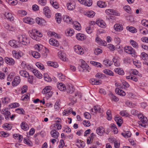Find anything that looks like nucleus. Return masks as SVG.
I'll list each match as a JSON object with an SVG mask.
<instances>
[{
  "instance_id": "20",
  "label": "nucleus",
  "mask_w": 148,
  "mask_h": 148,
  "mask_svg": "<svg viewBox=\"0 0 148 148\" xmlns=\"http://www.w3.org/2000/svg\"><path fill=\"white\" fill-rule=\"evenodd\" d=\"M74 33L73 29L71 28L68 29L65 31V34L67 36H71Z\"/></svg>"
},
{
  "instance_id": "49",
  "label": "nucleus",
  "mask_w": 148,
  "mask_h": 148,
  "mask_svg": "<svg viewBox=\"0 0 148 148\" xmlns=\"http://www.w3.org/2000/svg\"><path fill=\"white\" fill-rule=\"evenodd\" d=\"M72 111V109L71 108H69L66 110H64L63 112V114L64 115H65L66 114H69Z\"/></svg>"
},
{
  "instance_id": "61",
  "label": "nucleus",
  "mask_w": 148,
  "mask_h": 148,
  "mask_svg": "<svg viewBox=\"0 0 148 148\" xmlns=\"http://www.w3.org/2000/svg\"><path fill=\"white\" fill-rule=\"evenodd\" d=\"M27 76L28 77L27 78L28 82L32 84L33 79V76L32 75H29H29H27Z\"/></svg>"
},
{
  "instance_id": "44",
  "label": "nucleus",
  "mask_w": 148,
  "mask_h": 148,
  "mask_svg": "<svg viewBox=\"0 0 148 148\" xmlns=\"http://www.w3.org/2000/svg\"><path fill=\"white\" fill-rule=\"evenodd\" d=\"M36 65L40 69L42 70H43L45 69L44 65L39 62H37L36 64Z\"/></svg>"
},
{
  "instance_id": "58",
  "label": "nucleus",
  "mask_w": 148,
  "mask_h": 148,
  "mask_svg": "<svg viewBox=\"0 0 148 148\" xmlns=\"http://www.w3.org/2000/svg\"><path fill=\"white\" fill-rule=\"evenodd\" d=\"M38 3L41 5L45 6L46 4V0H38Z\"/></svg>"
},
{
  "instance_id": "35",
  "label": "nucleus",
  "mask_w": 148,
  "mask_h": 148,
  "mask_svg": "<svg viewBox=\"0 0 148 148\" xmlns=\"http://www.w3.org/2000/svg\"><path fill=\"white\" fill-rule=\"evenodd\" d=\"M130 42L131 45L134 48H138V44L135 41L133 40H131L130 41Z\"/></svg>"
},
{
  "instance_id": "33",
  "label": "nucleus",
  "mask_w": 148,
  "mask_h": 148,
  "mask_svg": "<svg viewBox=\"0 0 148 148\" xmlns=\"http://www.w3.org/2000/svg\"><path fill=\"white\" fill-rule=\"evenodd\" d=\"M97 5L99 7L103 8L106 6V4L105 2H102L101 1H99L97 3Z\"/></svg>"
},
{
  "instance_id": "8",
  "label": "nucleus",
  "mask_w": 148,
  "mask_h": 148,
  "mask_svg": "<svg viewBox=\"0 0 148 148\" xmlns=\"http://www.w3.org/2000/svg\"><path fill=\"white\" fill-rule=\"evenodd\" d=\"M114 120L119 126L120 127L123 123L122 118L120 116H115Z\"/></svg>"
},
{
  "instance_id": "62",
  "label": "nucleus",
  "mask_w": 148,
  "mask_h": 148,
  "mask_svg": "<svg viewBox=\"0 0 148 148\" xmlns=\"http://www.w3.org/2000/svg\"><path fill=\"white\" fill-rule=\"evenodd\" d=\"M58 77L59 79L61 81H63L65 79L64 76L62 73L58 74Z\"/></svg>"
},
{
  "instance_id": "45",
  "label": "nucleus",
  "mask_w": 148,
  "mask_h": 148,
  "mask_svg": "<svg viewBox=\"0 0 148 148\" xmlns=\"http://www.w3.org/2000/svg\"><path fill=\"white\" fill-rule=\"evenodd\" d=\"M2 102L4 104H7L10 102V99L8 97H5L1 99Z\"/></svg>"
},
{
  "instance_id": "57",
  "label": "nucleus",
  "mask_w": 148,
  "mask_h": 148,
  "mask_svg": "<svg viewBox=\"0 0 148 148\" xmlns=\"http://www.w3.org/2000/svg\"><path fill=\"white\" fill-rule=\"evenodd\" d=\"M77 146L79 148H82L85 146V144L84 142L81 141L79 144L77 145Z\"/></svg>"
},
{
  "instance_id": "32",
  "label": "nucleus",
  "mask_w": 148,
  "mask_h": 148,
  "mask_svg": "<svg viewBox=\"0 0 148 148\" xmlns=\"http://www.w3.org/2000/svg\"><path fill=\"white\" fill-rule=\"evenodd\" d=\"M109 96L112 100H114L115 101H117L119 100V98L114 95L111 92L110 93Z\"/></svg>"
},
{
  "instance_id": "51",
  "label": "nucleus",
  "mask_w": 148,
  "mask_h": 148,
  "mask_svg": "<svg viewBox=\"0 0 148 148\" xmlns=\"http://www.w3.org/2000/svg\"><path fill=\"white\" fill-rule=\"evenodd\" d=\"M140 56L142 59L143 60H146L148 57V55L144 52L141 53Z\"/></svg>"
},
{
  "instance_id": "34",
  "label": "nucleus",
  "mask_w": 148,
  "mask_h": 148,
  "mask_svg": "<svg viewBox=\"0 0 148 148\" xmlns=\"http://www.w3.org/2000/svg\"><path fill=\"white\" fill-rule=\"evenodd\" d=\"M77 94L76 93H75L74 95H70L69 97V99L71 101V102L73 103H75L76 101V99L75 97L77 96Z\"/></svg>"
},
{
  "instance_id": "4",
  "label": "nucleus",
  "mask_w": 148,
  "mask_h": 148,
  "mask_svg": "<svg viewBox=\"0 0 148 148\" xmlns=\"http://www.w3.org/2000/svg\"><path fill=\"white\" fill-rule=\"evenodd\" d=\"M80 62H81V65L80 66V67H81L83 70L85 69L89 71V70H90V68L85 61L83 60H80Z\"/></svg>"
},
{
  "instance_id": "53",
  "label": "nucleus",
  "mask_w": 148,
  "mask_h": 148,
  "mask_svg": "<svg viewBox=\"0 0 148 148\" xmlns=\"http://www.w3.org/2000/svg\"><path fill=\"white\" fill-rule=\"evenodd\" d=\"M102 52L101 49L98 48H96L94 50V53L96 55H98Z\"/></svg>"
},
{
  "instance_id": "6",
  "label": "nucleus",
  "mask_w": 148,
  "mask_h": 148,
  "mask_svg": "<svg viewBox=\"0 0 148 148\" xmlns=\"http://www.w3.org/2000/svg\"><path fill=\"white\" fill-rule=\"evenodd\" d=\"M9 43L10 46L14 48H17L20 47L19 43H18V42H17L14 40H10Z\"/></svg>"
},
{
  "instance_id": "30",
  "label": "nucleus",
  "mask_w": 148,
  "mask_h": 148,
  "mask_svg": "<svg viewBox=\"0 0 148 148\" xmlns=\"http://www.w3.org/2000/svg\"><path fill=\"white\" fill-rule=\"evenodd\" d=\"M4 15L8 19L10 20V21H12L13 20L14 18L13 17L11 13L5 12L4 14Z\"/></svg>"
},
{
  "instance_id": "47",
  "label": "nucleus",
  "mask_w": 148,
  "mask_h": 148,
  "mask_svg": "<svg viewBox=\"0 0 148 148\" xmlns=\"http://www.w3.org/2000/svg\"><path fill=\"white\" fill-rule=\"evenodd\" d=\"M3 127L5 128L6 130H10L12 127L10 126V125L7 123L4 124L3 125Z\"/></svg>"
},
{
  "instance_id": "18",
  "label": "nucleus",
  "mask_w": 148,
  "mask_h": 148,
  "mask_svg": "<svg viewBox=\"0 0 148 148\" xmlns=\"http://www.w3.org/2000/svg\"><path fill=\"white\" fill-rule=\"evenodd\" d=\"M67 93L70 94L72 93L74 90L73 85L71 84H69L67 86Z\"/></svg>"
},
{
  "instance_id": "9",
  "label": "nucleus",
  "mask_w": 148,
  "mask_h": 148,
  "mask_svg": "<svg viewBox=\"0 0 148 148\" xmlns=\"http://www.w3.org/2000/svg\"><path fill=\"white\" fill-rule=\"evenodd\" d=\"M1 113L5 115V119L8 120L9 117L10 115V113L8 110V109H3L1 111Z\"/></svg>"
},
{
  "instance_id": "16",
  "label": "nucleus",
  "mask_w": 148,
  "mask_h": 148,
  "mask_svg": "<svg viewBox=\"0 0 148 148\" xmlns=\"http://www.w3.org/2000/svg\"><path fill=\"white\" fill-rule=\"evenodd\" d=\"M96 24L101 28H105L106 27V23L103 21H97L96 22Z\"/></svg>"
},
{
  "instance_id": "48",
  "label": "nucleus",
  "mask_w": 148,
  "mask_h": 148,
  "mask_svg": "<svg viewBox=\"0 0 148 148\" xmlns=\"http://www.w3.org/2000/svg\"><path fill=\"white\" fill-rule=\"evenodd\" d=\"M19 104L18 103H11L9 105V107L10 108H16L17 107H18Z\"/></svg>"
},
{
  "instance_id": "55",
  "label": "nucleus",
  "mask_w": 148,
  "mask_h": 148,
  "mask_svg": "<svg viewBox=\"0 0 148 148\" xmlns=\"http://www.w3.org/2000/svg\"><path fill=\"white\" fill-rule=\"evenodd\" d=\"M44 77L45 80L46 81L49 82L51 80V78H50L47 74L44 75Z\"/></svg>"
},
{
  "instance_id": "19",
  "label": "nucleus",
  "mask_w": 148,
  "mask_h": 148,
  "mask_svg": "<svg viewBox=\"0 0 148 148\" xmlns=\"http://www.w3.org/2000/svg\"><path fill=\"white\" fill-rule=\"evenodd\" d=\"M76 37L79 40H83L86 39V37L84 34L79 33L76 35Z\"/></svg>"
},
{
  "instance_id": "2",
  "label": "nucleus",
  "mask_w": 148,
  "mask_h": 148,
  "mask_svg": "<svg viewBox=\"0 0 148 148\" xmlns=\"http://www.w3.org/2000/svg\"><path fill=\"white\" fill-rule=\"evenodd\" d=\"M124 51L126 53L131 54L133 57H135L136 56V53L135 50L130 46L125 47Z\"/></svg>"
},
{
  "instance_id": "46",
  "label": "nucleus",
  "mask_w": 148,
  "mask_h": 148,
  "mask_svg": "<svg viewBox=\"0 0 148 148\" xmlns=\"http://www.w3.org/2000/svg\"><path fill=\"white\" fill-rule=\"evenodd\" d=\"M127 28L130 32L132 33H134L137 32L136 29L134 27H127Z\"/></svg>"
},
{
  "instance_id": "54",
  "label": "nucleus",
  "mask_w": 148,
  "mask_h": 148,
  "mask_svg": "<svg viewBox=\"0 0 148 148\" xmlns=\"http://www.w3.org/2000/svg\"><path fill=\"white\" fill-rule=\"evenodd\" d=\"M122 86H123V88H124L125 89V87L127 88L129 87L130 86L129 84L126 82L123 81L122 82Z\"/></svg>"
},
{
  "instance_id": "27",
  "label": "nucleus",
  "mask_w": 148,
  "mask_h": 148,
  "mask_svg": "<svg viewBox=\"0 0 148 148\" xmlns=\"http://www.w3.org/2000/svg\"><path fill=\"white\" fill-rule=\"evenodd\" d=\"M21 128L25 131L29 129V127L27 123L25 122H23L21 123Z\"/></svg>"
},
{
  "instance_id": "56",
  "label": "nucleus",
  "mask_w": 148,
  "mask_h": 148,
  "mask_svg": "<svg viewBox=\"0 0 148 148\" xmlns=\"http://www.w3.org/2000/svg\"><path fill=\"white\" fill-rule=\"evenodd\" d=\"M12 53L14 57L16 59H18L19 53L15 50L12 51Z\"/></svg>"
},
{
  "instance_id": "59",
  "label": "nucleus",
  "mask_w": 148,
  "mask_h": 148,
  "mask_svg": "<svg viewBox=\"0 0 148 148\" xmlns=\"http://www.w3.org/2000/svg\"><path fill=\"white\" fill-rule=\"evenodd\" d=\"M15 110L16 112L18 113L21 114H24V111L22 108H17Z\"/></svg>"
},
{
  "instance_id": "39",
  "label": "nucleus",
  "mask_w": 148,
  "mask_h": 148,
  "mask_svg": "<svg viewBox=\"0 0 148 148\" xmlns=\"http://www.w3.org/2000/svg\"><path fill=\"white\" fill-rule=\"evenodd\" d=\"M90 63L91 64L93 65L94 66H95L97 67H100L101 68L102 67V65L99 62H96L94 61H91L90 62Z\"/></svg>"
},
{
  "instance_id": "26",
  "label": "nucleus",
  "mask_w": 148,
  "mask_h": 148,
  "mask_svg": "<svg viewBox=\"0 0 148 148\" xmlns=\"http://www.w3.org/2000/svg\"><path fill=\"white\" fill-rule=\"evenodd\" d=\"M50 133L52 136L55 138H56L58 136L59 133L58 132L55 130H52L51 131Z\"/></svg>"
},
{
  "instance_id": "11",
  "label": "nucleus",
  "mask_w": 148,
  "mask_h": 148,
  "mask_svg": "<svg viewBox=\"0 0 148 148\" xmlns=\"http://www.w3.org/2000/svg\"><path fill=\"white\" fill-rule=\"evenodd\" d=\"M49 42L51 45L55 47H58L59 45V42L58 41L53 38L50 39Z\"/></svg>"
},
{
  "instance_id": "38",
  "label": "nucleus",
  "mask_w": 148,
  "mask_h": 148,
  "mask_svg": "<svg viewBox=\"0 0 148 148\" xmlns=\"http://www.w3.org/2000/svg\"><path fill=\"white\" fill-rule=\"evenodd\" d=\"M20 75L24 77H26L27 75H29V73L25 71H19Z\"/></svg>"
},
{
  "instance_id": "29",
  "label": "nucleus",
  "mask_w": 148,
  "mask_h": 148,
  "mask_svg": "<svg viewBox=\"0 0 148 148\" xmlns=\"http://www.w3.org/2000/svg\"><path fill=\"white\" fill-rule=\"evenodd\" d=\"M73 24L76 29L77 30H81V25L78 22L76 21L73 22Z\"/></svg>"
},
{
  "instance_id": "21",
  "label": "nucleus",
  "mask_w": 148,
  "mask_h": 148,
  "mask_svg": "<svg viewBox=\"0 0 148 148\" xmlns=\"http://www.w3.org/2000/svg\"><path fill=\"white\" fill-rule=\"evenodd\" d=\"M67 7L68 10H74L75 8V4L74 3L70 2L67 4Z\"/></svg>"
},
{
  "instance_id": "40",
  "label": "nucleus",
  "mask_w": 148,
  "mask_h": 148,
  "mask_svg": "<svg viewBox=\"0 0 148 148\" xmlns=\"http://www.w3.org/2000/svg\"><path fill=\"white\" fill-rule=\"evenodd\" d=\"M106 13H109L111 14L115 15H117L116 14V11L112 9H108L106 11Z\"/></svg>"
},
{
  "instance_id": "12",
  "label": "nucleus",
  "mask_w": 148,
  "mask_h": 148,
  "mask_svg": "<svg viewBox=\"0 0 148 148\" xmlns=\"http://www.w3.org/2000/svg\"><path fill=\"white\" fill-rule=\"evenodd\" d=\"M21 79L19 77L17 76L15 77L12 82V85L13 86H17L20 83Z\"/></svg>"
},
{
  "instance_id": "28",
  "label": "nucleus",
  "mask_w": 148,
  "mask_h": 148,
  "mask_svg": "<svg viewBox=\"0 0 148 148\" xmlns=\"http://www.w3.org/2000/svg\"><path fill=\"white\" fill-rule=\"evenodd\" d=\"M32 72L34 75L38 78L41 77L42 76V75L40 72L35 69L33 70Z\"/></svg>"
},
{
  "instance_id": "3",
  "label": "nucleus",
  "mask_w": 148,
  "mask_h": 148,
  "mask_svg": "<svg viewBox=\"0 0 148 148\" xmlns=\"http://www.w3.org/2000/svg\"><path fill=\"white\" fill-rule=\"evenodd\" d=\"M75 52L79 54H82L84 53V51L82 48L79 45H75L74 47Z\"/></svg>"
},
{
  "instance_id": "60",
  "label": "nucleus",
  "mask_w": 148,
  "mask_h": 148,
  "mask_svg": "<svg viewBox=\"0 0 148 148\" xmlns=\"http://www.w3.org/2000/svg\"><path fill=\"white\" fill-rule=\"evenodd\" d=\"M83 124L86 127H89L90 125V123L89 121H86L84 120L83 122Z\"/></svg>"
},
{
  "instance_id": "1",
  "label": "nucleus",
  "mask_w": 148,
  "mask_h": 148,
  "mask_svg": "<svg viewBox=\"0 0 148 148\" xmlns=\"http://www.w3.org/2000/svg\"><path fill=\"white\" fill-rule=\"evenodd\" d=\"M18 43H21L23 45H27L30 43L29 38L25 35H19L17 37Z\"/></svg>"
},
{
  "instance_id": "36",
  "label": "nucleus",
  "mask_w": 148,
  "mask_h": 148,
  "mask_svg": "<svg viewBox=\"0 0 148 148\" xmlns=\"http://www.w3.org/2000/svg\"><path fill=\"white\" fill-rule=\"evenodd\" d=\"M95 14V13L94 12L90 11L86 12V15L88 17L92 18L94 16Z\"/></svg>"
},
{
  "instance_id": "23",
  "label": "nucleus",
  "mask_w": 148,
  "mask_h": 148,
  "mask_svg": "<svg viewBox=\"0 0 148 148\" xmlns=\"http://www.w3.org/2000/svg\"><path fill=\"white\" fill-rule=\"evenodd\" d=\"M47 64L48 66H52L54 68H57L58 66V65L56 62L51 61H48L47 62Z\"/></svg>"
},
{
  "instance_id": "63",
  "label": "nucleus",
  "mask_w": 148,
  "mask_h": 148,
  "mask_svg": "<svg viewBox=\"0 0 148 148\" xmlns=\"http://www.w3.org/2000/svg\"><path fill=\"white\" fill-rule=\"evenodd\" d=\"M108 47L112 51L115 50L114 46L112 44H109L108 45Z\"/></svg>"
},
{
  "instance_id": "37",
  "label": "nucleus",
  "mask_w": 148,
  "mask_h": 148,
  "mask_svg": "<svg viewBox=\"0 0 148 148\" xmlns=\"http://www.w3.org/2000/svg\"><path fill=\"white\" fill-rule=\"evenodd\" d=\"M32 54L33 57L36 58H38L40 56V54L37 52L35 51L32 52Z\"/></svg>"
},
{
  "instance_id": "50",
  "label": "nucleus",
  "mask_w": 148,
  "mask_h": 148,
  "mask_svg": "<svg viewBox=\"0 0 148 148\" xmlns=\"http://www.w3.org/2000/svg\"><path fill=\"white\" fill-rule=\"evenodd\" d=\"M24 142L25 143L29 146L32 145V142L28 138H24Z\"/></svg>"
},
{
  "instance_id": "41",
  "label": "nucleus",
  "mask_w": 148,
  "mask_h": 148,
  "mask_svg": "<svg viewBox=\"0 0 148 148\" xmlns=\"http://www.w3.org/2000/svg\"><path fill=\"white\" fill-rule=\"evenodd\" d=\"M56 21L58 23H60L61 20V18L60 14L57 13L56 14Z\"/></svg>"
},
{
  "instance_id": "5",
  "label": "nucleus",
  "mask_w": 148,
  "mask_h": 148,
  "mask_svg": "<svg viewBox=\"0 0 148 148\" xmlns=\"http://www.w3.org/2000/svg\"><path fill=\"white\" fill-rule=\"evenodd\" d=\"M43 12L45 15L48 18H50L51 16V11L47 6L45 7L43 9Z\"/></svg>"
},
{
  "instance_id": "31",
  "label": "nucleus",
  "mask_w": 148,
  "mask_h": 148,
  "mask_svg": "<svg viewBox=\"0 0 148 148\" xmlns=\"http://www.w3.org/2000/svg\"><path fill=\"white\" fill-rule=\"evenodd\" d=\"M101 108L98 105L95 106L94 107V108H92L91 110L92 112H100Z\"/></svg>"
},
{
  "instance_id": "52",
  "label": "nucleus",
  "mask_w": 148,
  "mask_h": 148,
  "mask_svg": "<svg viewBox=\"0 0 148 148\" xmlns=\"http://www.w3.org/2000/svg\"><path fill=\"white\" fill-rule=\"evenodd\" d=\"M103 62L104 64L107 66H110L112 64L111 62L110 61L108 60H104Z\"/></svg>"
},
{
  "instance_id": "43",
  "label": "nucleus",
  "mask_w": 148,
  "mask_h": 148,
  "mask_svg": "<svg viewBox=\"0 0 148 148\" xmlns=\"http://www.w3.org/2000/svg\"><path fill=\"white\" fill-rule=\"evenodd\" d=\"M103 73L107 75L113 76L114 73L108 69H105L103 70Z\"/></svg>"
},
{
  "instance_id": "7",
  "label": "nucleus",
  "mask_w": 148,
  "mask_h": 148,
  "mask_svg": "<svg viewBox=\"0 0 148 148\" xmlns=\"http://www.w3.org/2000/svg\"><path fill=\"white\" fill-rule=\"evenodd\" d=\"M36 21L37 23L40 25L44 26L46 25L45 21L44 19L38 17L36 18Z\"/></svg>"
},
{
  "instance_id": "25",
  "label": "nucleus",
  "mask_w": 148,
  "mask_h": 148,
  "mask_svg": "<svg viewBox=\"0 0 148 148\" xmlns=\"http://www.w3.org/2000/svg\"><path fill=\"white\" fill-rule=\"evenodd\" d=\"M63 19L64 21L68 23H69L72 22V19L69 16L67 15L64 16Z\"/></svg>"
},
{
  "instance_id": "15",
  "label": "nucleus",
  "mask_w": 148,
  "mask_h": 148,
  "mask_svg": "<svg viewBox=\"0 0 148 148\" xmlns=\"http://www.w3.org/2000/svg\"><path fill=\"white\" fill-rule=\"evenodd\" d=\"M115 92L120 96H125V92L121 90H120L119 88H116L115 89Z\"/></svg>"
},
{
  "instance_id": "10",
  "label": "nucleus",
  "mask_w": 148,
  "mask_h": 148,
  "mask_svg": "<svg viewBox=\"0 0 148 148\" xmlns=\"http://www.w3.org/2000/svg\"><path fill=\"white\" fill-rule=\"evenodd\" d=\"M5 60L6 63L9 65H13L15 63L14 60L11 58L5 57Z\"/></svg>"
},
{
  "instance_id": "17",
  "label": "nucleus",
  "mask_w": 148,
  "mask_h": 148,
  "mask_svg": "<svg viewBox=\"0 0 148 148\" xmlns=\"http://www.w3.org/2000/svg\"><path fill=\"white\" fill-rule=\"evenodd\" d=\"M57 87L61 91H64L66 89L65 86L62 83L57 84Z\"/></svg>"
},
{
  "instance_id": "42",
  "label": "nucleus",
  "mask_w": 148,
  "mask_h": 148,
  "mask_svg": "<svg viewBox=\"0 0 148 148\" xmlns=\"http://www.w3.org/2000/svg\"><path fill=\"white\" fill-rule=\"evenodd\" d=\"M115 72L119 75H123L124 74L123 71L120 68H116L114 69Z\"/></svg>"
},
{
  "instance_id": "14",
  "label": "nucleus",
  "mask_w": 148,
  "mask_h": 148,
  "mask_svg": "<svg viewBox=\"0 0 148 148\" xmlns=\"http://www.w3.org/2000/svg\"><path fill=\"white\" fill-rule=\"evenodd\" d=\"M96 132L98 135L102 136L105 130L102 127H99L97 129Z\"/></svg>"
},
{
  "instance_id": "24",
  "label": "nucleus",
  "mask_w": 148,
  "mask_h": 148,
  "mask_svg": "<svg viewBox=\"0 0 148 148\" xmlns=\"http://www.w3.org/2000/svg\"><path fill=\"white\" fill-rule=\"evenodd\" d=\"M114 28L116 30L120 31L123 30V27L121 25L116 24L114 25Z\"/></svg>"
},
{
  "instance_id": "64",
  "label": "nucleus",
  "mask_w": 148,
  "mask_h": 148,
  "mask_svg": "<svg viewBox=\"0 0 148 148\" xmlns=\"http://www.w3.org/2000/svg\"><path fill=\"white\" fill-rule=\"evenodd\" d=\"M85 4H84L85 5L90 6L92 4V0H89L88 1L86 2L85 1Z\"/></svg>"
},
{
  "instance_id": "22",
  "label": "nucleus",
  "mask_w": 148,
  "mask_h": 148,
  "mask_svg": "<svg viewBox=\"0 0 148 148\" xmlns=\"http://www.w3.org/2000/svg\"><path fill=\"white\" fill-rule=\"evenodd\" d=\"M51 87L50 86H46L42 90V93L44 94H46L51 90Z\"/></svg>"
},
{
  "instance_id": "13",
  "label": "nucleus",
  "mask_w": 148,
  "mask_h": 148,
  "mask_svg": "<svg viewBox=\"0 0 148 148\" xmlns=\"http://www.w3.org/2000/svg\"><path fill=\"white\" fill-rule=\"evenodd\" d=\"M23 21L29 24H32L34 23V20L32 18L29 17H26L23 19Z\"/></svg>"
}]
</instances>
